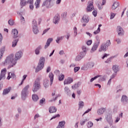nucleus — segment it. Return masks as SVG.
Here are the masks:
<instances>
[{
    "mask_svg": "<svg viewBox=\"0 0 128 128\" xmlns=\"http://www.w3.org/2000/svg\"><path fill=\"white\" fill-rule=\"evenodd\" d=\"M67 13L66 12H64L62 14V16L63 18H66V16Z\"/></svg>",
    "mask_w": 128,
    "mask_h": 128,
    "instance_id": "62",
    "label": "nucleus"
},
{
    "mask_svg": "<svg viewBox=\"0 0 128 128\" xmlns=\"http://www.w3.org/2000/svg\"><path fill=\"white\" fill-rule=\"evenodd\" d=\"M58 22H60V17L58 16H55L53 19V22L54 24H58Z\"/></svg>",
    "mask_w": 128,
    "mask_h": 128,
    "instance_id": "20",
    "label": "nucleus"
},
{
    "mask_svg": "<svg viewBox=\"0 0 128 128\" xmlns=\"http://www.w3.org/2000/svg\"><path fill=\"white\" fill-rule=\"evenodd\" d=\"M8 23L10 26H14V22L12 20H9Z\"/></svg>",
    "mask_w": 128,
    "mask_h": 128,
    "instance_id": "50",
    "label": "nucleus"
},
{
    "mask_svg": "<svg viewBox=\"0 0 128 128\" xmlns=\"http://www.w3.org/2000/svg\"><path fill=\"white\" fill-rule=\"evenodd\" d=\"M40 78H38L34 82V88L32 89V92H38V90L40 89Z\"/></svg>",
    "mask_w": 128,
    "mask_h": 128,
    "instance_id": "4",
    "label": "nucleus"
},
{
    "mask_svg": "<svg viewBox=\"0 0 128 128\" xmlns=\"http://www.w3.org/2000/svg\"><path fill=\"white\" fill-rule=\"evenodd\" d=\"M65 92H66V94H68L70 92V88H68V87L66 86L64 88Z\"/></svg>",
    "mask_w": 128,
    "mask_h": 128,
    "instance_id": "42",
    "label": "nucleus"
},
{
    "mask_svg": "<svg viewBox=\"0 0 128 128\" xmlns=\"http://www.w3.org/2000/svg\"><path fill=\"white\" fill-rule=\"evenodd\" d=\"M20 22L22 24H26V20H24V18L22 16L20 18Z\"/></svg>",
    "mask_w": 128,
    "mask_h": 128,
    "instance_id": "39",
    "label": "nucleus"
},
{
    "mask_svg": "<svg viewBox=\"0 0 128 128\" xmlns=\"http://www.w3.org/2000/svg\"><path fill=\"white\" fill-rule=\"evenodd\" d=\"M74 36H76L78 34V33H77L78 29L76 28V27H74Z\"/></svg>",
    "mask_w": 128,
    "mask_h": 128,
    "instance_id": "45",
    "label": "nucleus"
},
{
    "mask_svg": "<svg viewBox=\"0 0 128 128\" xmlns=\"http://www.w3.org/2000/svg\"><path fill=\"white\" fill-rule=\"evenodd\" d=\"M12 34L14 38H18V32L16 29L12 30Z\"/></svg>",
    "mask_w": 128,
    "mask_h": 128,
    "instance_id": "11",
    "label": "nucleus"
},
{
    "mask_svg": "<svg viewBox=\"0 0 128 128\" xmlns=\"http://www.w3.org/2000/svg\"><path fill=\"white\" fill-rule=\"evenodd\" d=\"M50 30V28H48L47 29H46L44 30L42 34H46L48 30Z\"/></svg>",
    "mask_w": 128,
    "mask_h": 128,
    "instance_id": "56",
    "label": "nucleus"
},
{
    "mask_svg": "<svg viewBox=\"0 0 128 128\" xmlns=\"http://www.w3.org/2000/svg\"><path fill=\"white\" fill-rule=\"evenodd\" d=\"M82 20L84 22H86L87 24V22H88L90 19L88 18V16L84 15L82 17Z\"/></svg>",
    "mask_w": 128,
    "mask_h": 128,
    "instance_id": "24",
    "label": "nucleus"
},
{
    "mask_svg": "<svg viewBox=\"0 0 128 128\" xmlns=\"http://www.w3.org/2000/svg\"><path fill=\"white\" fill-rule=\"evenodd\" d=\"M112 68L114 72H118V65L113 66Z\"/></svg>",
    "mask_w": 128,
    "mask_h": 128,
    "instance_id": "27",
    "label": "nucleus"
},
{
    "mask_svg": "<svg viewBox=\"0 0 128 128\" xmlns=\"http://www.w3.org/2000/svg\"><path fill=\"white\" fill-rule=\"evenodd\" d=\"M92 44V40H89L86 42V44L88 46H90V44Z\"/></svg>",
    "mask_w": 128,
    "mask_h": 128,
    "instance_id": "54",
    "label": "nucleus"
},
{
    "mask_svg": "<svg viewBox=\"0 0 128 128\" xmlns=\"http://www.w3.org/2000/svg\"><path fill=\"white\" fill-rule=\"evenodd\" d=\"M50 72V67L48 66L46 68V72Z\"/></svg>",
    "mask_w": 128,
    "mask_h": 128,
    "instance_id": "64",
    "label": "nucleus"
},
{
    "mask_svg": "<svg viewBox=\"0 0 128 128\" xmlns=\"http://www.w3.org/2000/svg\"><path fill=\"white\" fill-rule=\"evenodd\" d=\"M110 44H112V43H110V40H107L106 44V46H110Z\"/></svg>",
    "mask_w": 128,
    "mask_h": 128,
    "instance_id": "51",
    "label": "nucleus"
},
{
    "mask_svg": "<svg viewBox=\"0 0 128 128\" xmlns=\"http://www.w3.org/2000/svg\"><path fill=\"white\" fill-rule=\"evenodd\" d=\"M94 126V124L92 122H89L88 123L87 126L88 128H92Z\"/></svg>",
    "mask_w": 128,
    "mask_h": 128,
    "instance_id": "43",
    "label": "nucleus"
},
{
    "mask_svg": "<svg viewBox=\"0 0 128 128\" xmlns=\"http://www.w3.org/2000/svg\"><path fill=\"white\" fill-rule=\"evenodd\" d=\"M28 76V75H24L22 76L23 79L22 80L21 83L20 84L19 86H22V84H24V80L26 78V77Z\"/></svg>",
    "mask_w": 128,
    "mask_h": 128,
    "instance_id": "38",
    "label": "nucleus"
},
{
    "mask_svg": "<svg viewBox=\"0 0 128 128\" xmlns=\"http://www.w3.org/2000/svg\"><path fill=\"white\" fill-rule=\"evenodd\" d=\"M86 52H81L80 53V56H82V58H84V56H86Z\"/></svg>",
    "mask_w": 128,
    "mask_h": 128,
    "instance_id": "48",
    "label": "nucleus"
},
{
    "mask_svg": "<svg viewBox=\"0 0 128 128\" xmlns=\"http://www.w3.org/2000/svg\"><path fill=\"white\" fill-rule=\"evenodd\" d=\"M12 88L9 87L8 88L4 89L3 91V94H8L10 92Z\"/></svg>",
    "mask_w": 128,
    "mask_h": 128,
    "instance_id": "22",
    "label": "nucleus"
},
{
    "mask_svg": "<svg viewBox=\"0 0 128 128\" xmlns=\"http://www.w3.org/2000/svg\"><path fill=\"white\" fill-rule=\"evenodd\" d=\"M52 38H50L48 40L46 44L44 46V48H47L49 46L50 44V42H52Z\"/></svg>",
    "mask_w": 128,
    "mask_h": 128,
    "instance_id": "18",
    "label": "nucleus"
},
{
    "mask_svg": "<svg viewBox=\"0 0 128 128\" xmlns=\"http://www.w3.org/2000/svg\"><path fill=\"white\" fill-rule=\"evenodd\" d=\"M64 38V36H62L60 37H58L57 38V40H56V42H58H58H60V40H62Z\"/></svg>",
    "mask_w": 128,
    "mask_h": 128,
    "instance_id": "44",
    "label": "nucleus"
},
{
    "mask_svg": "<svg viewBox=\"0 0 128 128\" xmlns=\"http://www.w3.org/2000/svg\"><path fill=\"white\" fill-rule=\"evenodd\" d=\"M84 102L80 101L78 104V110H80V108H84Z\"/></svg>",
    "mask_w": 128,
    "mask_h": 128,
    "instance_id": "32",
    "label": "nucleus"
},
{
    "mask_svg": "<svg viewBox=\"0 0 128 128\" xmlns=\"http://www.w3.org/2000/svg\"><path fill=\"white\" fill-rule=\"evenodd\" d=\"M32 98L34 102H36V100H38V96L36 94H34L32 96Z\"/></svg>",
    "mask_w": 128,
    "mask_h": 128,
    "instance_id": "31",
    "label": "nucleus"
},
{
    "mask_svg": "<svg viewBox=\"0 0 128 128\" xmlns=\"http://www.w3.org/2000/svg\"><path fill=\"white\" fill-rule=\"evenodd\" d=\"M49 112L50 114H54V112H56V108L54 106H51L49 108Z\"/></svg>",
    "mask_w": 128,
    "mask_h": 128,
    "instance_id": "19",
    "label": "nucleus"
},
{
    "mask_svg": "<svg viewBox=\"0 0 128 128\" xmlns=\"http://www.w3.org/2000/svg\"><path fill=\"white\" fill-rule=\"evenodd\" d=\"M30 88V85L26 86L22 90L21 94L22 98L24 100H26V96H28V90Z\"/></svg>",
    "mask_w": 128,
    "mask_h": 128,
    "instance_id": "3",
    "label": "nucleus"
},
{
    "mask_svg": "<svg viewBox=\"0 0 128 128\" xmlns=\"http://www.w3.org/2000/svg\"><path fill=\"white\" fill-rule=\"evenodd\" d=\"M106 110V108H101L98 110L97 112L99 116H102V114H104Z\"/></svg>",
    "mask_w": 128,
    "mask_h": 128,
    "instance_id": "12",
    "label": "nucleus"
},
{
    "mask_svg": "<svg viewBox=\"0 0 128 128\" xmlns=\"http://www.w3.org/2000/svg\"><path fill=\"white\" fill-rule=\"evenodd\" d=\"M32 24V30L34 34H38V22L36 20H33Z\"/></svg>",
    "mask_w": 128,
    "mask_h": 128,
    "instance_id": "5",
    "label": "nucleus"
},
{
    "mask_svg": "<svg viewBox=\"0 0 128 128\" xmlns=\"http://www.w3.org/2000/svg\"><path fill=\"white\" fill-rule=\"evenodd\" d=\"M44 102H46V99L44 98H42L40 101V105L42 104H44Z\"/></svg>",
    "mask_w": 128,
    "mask_h": 128,
    "instance_id": "49",
    "label": "nucleus"
},
{
    "mask_svg": "<svg viewBox=\"0 0 128 128\" xmlns=\"http://www.w3.org/2000/svg\"><path fill=\"white\" fill-rule=\"evenodd\" d=\"M60 116L59 114H56L50 120H54V118H60Z\"/></svg>",
    "mask_w": 128,
    "mask_h": 128,
    "instance_id": "59",
    "label": "nucleus"
},
{
    "mask_svg": "<svg viewBox=\"0 0 128 128\" xmlns=\"http://www.w3.org/2000/svg\"><path fill=\"white\" fill-rule=\"evenodd\" d=\"M74 82V79L70 77H68L67 78H66L64 82V84H70L72 82Z\"/></svg>",
    "mask_w": 128,
    "mask_h": 128,
    "instance_id": "9",
    "label": "nucleus"
},
{
    "mask_svg": "<svg viewBox=\"0 0 128 128\" xmlns=\"http://www.w3.org/2000/svg\"><path fill=\"white\" fill-rule=\"evenodd\" d=\"M63 80H64V74H60L58 76V80L62 81Z\"/></svg>",
    "mask_w": 128,
    "mask_h": 128,
    "instance_id": "37",
    "label": "nucleus"
},
{
    "mask_svg": "<svg viewBox=\"0 0 128 128\" xmlns=\"http://www.w3.org/2000/svg\"><path fill=\"white\" fill-rule=\"evenodd\" d=\"M109 56L110 54H104V56L102 57V60H104L105 58H108V56Z\"/></svg>",
    "mask_w": 128,
    "mask_h": 128,
    "instance_id": "60",
    "label": "nucleus"
},
{
    "mask_svg": "<svg viewBox=\"0 0 128 128\" xmlns=\"http://www.w3.org/2000/svg\"><path fill=\"white\" fill-rule=\"evenodd\" d=\"M102 2H98V6L99 10H102V6H104V4L106 2V0H102Z\"/></svg>",
    "mask_w": 128,
    "mask_h": 128,
    "instance_id": "14",
    "label": "nucleus"
},
{
    "mask_svg": "<svg viewBox=\"0 0 128 128\" xmlns=\"http://www.w3.org/2000/svg\"><path fill=\"white\" fill-rule=\"evenodd\" d=\"M10 73H9L8 76L7 77V80H10V78H16V74H14V73H12L10 76Z\"/></svg>",
    "mask_w": 128,
    "mask_h": 128,
    "instance_id": "23",
    "label": "nucleus"
},
{
    "mask_svg": "<svg viewBox=\"0 0 128 128\" xmlns=\"http://www.w3.org/2000/svg\"><path fill=\"white\" fill-rule=\"evenodd\" d=\"M50 82L48 81V80H45L44 82V88H48V83Z\"/></svg>",
    "mask_w": 128,
    "mask_h": 128,
    "instance_id": "34",
    "label": "nucleus"
},
{
    "mask_svg": "<svg viewBox=\"0 0 128 128\" xmlns=\"http://www.w3.org/2000/svg\"><path fill=\"white\" fill-rule=\"evenodd\" d=\"M106 52V46L104 44L101 45L100 48H99V52Z\"/></svg>",
    "mask_w": 128,
    "mask_h": 128,
    "instance_id": "16",
    "label": "nucleus"
},
{
    "mask_svg": "<svg viewBox=\"0 0 128 128\" xmlns=\"http://www.w3.org/2000/svg\"><path fill=\"white\" fill-rule=\"evenodd\" d=\"M121 100L122 102H124V104H126V102H128V97L126 96H122Z\"/></svg>",
    "mask_w": 128,
    "mask_h": 128,
    "instance_id": "21",
    "label": "nucleus"
},
{
    "mask_svg": "<svg viewBox=\"0 0 128 128\" xmlns=\"http://www.w3.org/2000/svg\"><path fill=\"white\" fill-rule=\"evenodd\" d=\"M86 10L88 12L94 10V2L92 1V0L88 2V6L86 8Z\"/></svg>",
    "mask_w": 128,
    "mask_h": 128,
    "instance_id": "6",
    "label": "nucleus"
},
{
    "mask_svg": "<svg viewBox=\"0 0 128 128\" xmlns=\"http://www.w3.org/2000/svg\"><path fill=\"white\" fill-rule=\"evenodd\" d=\"M92 14L94 16H96L98 14V12H96V10H94L92 12Z\"/></svg>",
    "mask_w": 128,
    "mask_h": 128,
    "instance_id": "53",
    "label": "nucleus"
},
{
    "mask_svg": "<svg viewBox=\"0 0 128 128\" xmlns=\"http://www.w3.org/2000/svg\"><path fill=\"white\" fill-rule=\"evenodd\" d=\"M40 0H36V2H35L36 8H40Z\"/></svg>",
    "mask_w": 128,
    "mask_h": 128,
    "instance_id": "29",
    "label": "nucleus"
},
{
    "mask_svg": "<svg viewBox=\"0 0 128 128\" xmlns=\"http://www.w3.org/2000/svg\"><path fill=\"white\" fill-rule=\"evenodd\" d=\"M52 0H46L44 2H43L42 6H46V8H52V5L50 4Z\"/></svg>",
    "mask_w": 128,
    "mask_h": 128,
    "instance_id": "7",
    "label": "nucleus"
},
{
    "mask_svg": "<svg viewBox=\"0 0 128 128\" xmlns=\"http://www.w3.org/2000/svg\"><path fill=\"white\" fill-rule=\"evenodd\" d=\"M4 47L0 49V60L2 58V56L4 55Z\"/></svg>",
    "mask_w": 128,
    "mask_h": 128,
    "instance_id": "33",
    "label": "nucleus"
},
{
    "mask_svg": "<svg viewBox=\"0 0 128 128\" xmlns=\"http://www.w3.org/2000/svg\"><path fill=\"white\" fill-rule=\"evenodd\" d=\"M118 6H120V3L118 2H115L112 6V10H116Z\"/></svg>",
    "mask_w": 128,
    "mask_h": 128,
    "instance_id": "17",
    "label": "nucleus"
},
{
    "mask_svg": "<svg viewBox=\"0 0 128 128\" xmlns=\"http://www.w3.org/2000/svg\"><path fill=\"white\" fill-rule=\"evenodd\" d=\"M82 50H83V52H86V50H88V48H86V46H82Z\"/></svg>",
    "mask_w": 128,
    "mask_h": 128,
    "instance_id": "46",
    "label": "nucleus"
},
{
    "mask_svg": "<svg viewBox=\"0 0 128 128\" xmlns=\"http://www.w3.org/2000/svg\"><path fill=\"white\" fill-rule=\"evenodd\" d=\"M100 76H100V75H97L95 77L92 78L90 79V82H92L94 81V80H96V78H100Z\"/></svg>",
    "mask_w": 128,
    "mask_h": 128,
    "instance_id": "36",
    "label": "nucleus"
},
{
    "mask_svg": "<svg viewBox=\"0 0 128 128\" xmlns=\"http://www.w3.org/2000/svg\"><path fill=\"white\" fill-rule=\"evenodd\" d=\"M86 120H80V124L81 126H84V122H86Z\"/></svg>",
    "mask_w": 128,
    "mask_h": 128,
    "instance_id": "55",
    "label": "nucleus"
},
{
    "mask_svg": "<svg viewBox=\"0 0 128 128\" xmlns=\"http://www.w3.org/2000/svg\"><path fill=\"white\" fill-rule=\"evenodd\" d=\"M106 120L112 126V114H108L106 116Z\"/></svg>",
    "mask_w": 128,
    "mask_h": 128,
    "instance_id": "10",
    "label": "nucleus"
},
{
    "mask_svg": "<svg viewBox=\"0 0 128 128\" xmlns=\"http://www.w3.org/2000/svg\"><path fill=\"white\" fill-rule=\"evenodd\" d=\"M91 110H92V108H88L86 111L84 112V113L83 114V116H84L86 114H88V112H90Z\"/></svg>",
    "mask_w": 128,
    "mask_h": 128,
    "instance_id": "57",
    "label": "nucleus"
},
{
    "mask_svg": "<svg viewBox=\"0 0 128 128\" xmlns=\"http://www.w3.org/2000/svg\"><path fill=\"white\" fill-rule=\"evenodd\" d=\"M80 67H75L74 68V72H78V70H80Z\"/></svg>",
    "mask_w": 128,
    "mask_h": 128,
    "instance_id": "58",
    "label": "nucleus"
},
{
    "mask_svg": "<svg viewBox=\"0 0 128 128\" xmlns=\"http://www.w3.org/2000/svg\"><path fill=\"white\" fill-rule=\"evenodd\" d=\"M101 26H102V24H100L98 25V27L97 30L94 32V34H99V32H100Z\"/></svg>",
    "mask_w": 128,
    "mask_h": 128,
    "instance_id": "26",
    "label": "nucleus"
},
{
    "mask_svg": "<svg viewBox=\"0 0 128 128\" xmlns=\"http://www.w3.org/2000/svg\"><path fill=\"white\" fill-rule=\"evenodd\" d=\"M6 68H4L1 70L0 75V80H4L6 78Z\"/></svg>",
    "mask_w": 128,
    "mask_h": 128,
    "instance_id": "8",
    "label": "nucleus"
},
{
    "mask_svg": "<svg viewBox=\"0 0 128 128\" xmlns=\"http://www.w3.org/2000/svg\"><path fill=\"white\" fill-rule=\"evenodd\" d=\"M18 40H16L12 42V48H14V46H16L18 44Z\"/></svg>",
    "mask_w": 128,
    "mask_h": 128,
    "instance_id": "40",
    "label": "nucleus"
},
{
    "mask_svg": "<svg viewBox=\"0 0 128 128\" xmlns=\"http://www.w3.org/2000/svg\"><path fill=\"white\" fill-rule=\"evenodd\" d=\"M114 16H116V14H114L113 12H112L110 14V20H112V18H114Z\"/></svg>",
    "mask_w": 128,
    "mask_h": 128,
    "instance_id": "52",
    "label": "nucleus"
},
{
    "mask_svg": "<svg viewBox=\"0 0 128 128\" xmlns=\"http://www.w3.org/2000/svg\"><path fill=\"white\" fill-rule=\"evenodd\" d=\"M48 76L50 78V84H52L54 82V74L52 72L50 73Z\"/></svg>",
    "mask_w": 128,
    "mask_h": 128,
    "instance_id": "25",
    "label": "nucleus"
},
{
    "mask_svg": "<svg viewBox=\"0 0 128 128\" xmlns=\"http://www.w3.org/2000/svg\"><path fill=\"white\" fill-rule=\"evenodd\" d=\"M34 4V0H29L27 4Z\"/></svg>",
    "mask_w": 128,
    "mask_h": 128,
    "instance_id": "63",
    "label": "nucleus"
},
{
    "mask_svg": "<svg viewBox=\"0 0 128 128\" xmlns=\"http://www.w3.org/2000/svg\"><path fill=\"white\" fill-rule=\"evenodd\" d=\"M117 32L119 36H122L124 34V30L120 26L117 27Z\"/></svg>",
    "mask_w": 128,
    "mask_h": 128,
    "instance_id": "13",
    "label": "nucleus"
},
{
    "mask_svg": "<svg viewBox=\"0 0 128 128\" xmlns=\"http://www.w3.org/2000/svg\"><path fill=\"white\" fill-rule=\"evenodd\" d=\"M26 4H28V2H26V0H20V5L22 6H22H24Z\"/></svg>",
    "mask_w": 128,
    "mask_h": 128,
    "instance_id": "28",
    "label": "nucleus"
},
{
    "mask_svg": "<svg viewBox=\"0 0 128 128\" xmlns=\"http://www.w3.org/2000/svg\"><path fill=\"white\" fill-rule=\"evenodd\" d=\"M82 58L80 56V55H78L76 58V61H78V60H82Z\"/></svg>",
    "mask_w": 128,
    "mask_h": 128,
    "instance_id": "47",
    "label": "nucleus"
},
{
    "mask_svg": "<svg viewBox=\"0 0 128 128\" xmlns=\"http://www.w3.org/2000/svg\"><path fill=\"white\" fill-rule=\"evenodd\" d=\"M64 124H66V122H64V121H62V122H59L58 126L62 128H64Z\"/></svg>",
    "mask_w": 128,
    "mask_h": 128,
    "instance_id": "30",
    "label": "nucleus"
},
{
    "mask_svg": "<svg viewBox=\"0 0 128 128\" xmlns=\"http://www.w3.org/2000/svg\"><path fill=\"white\" fill-rule=\"evenodd\" d=\"M100 76H100V75H97L95 77L92 78L90 79V82H92L94 81V80H96V78H100Z\"/></svg>",
    "mask_w": 128,
    "mask_h": 128,
    "instance_id": "35",
    "label": "nucleus"
},
{
    "mask_svg": "<svg viewBox=\"0 0 128 128\" xmlns=\"http://www.w3.org/2000/svg\"><path fill=\"white\" fill-rule=\"evenodd\" d=\"M98 46H100V42L98 43H95L92 48V52H96V50H98Z\"/></svg>",
    "mask_w": 128,
    "mask_h": 128,
    "instance_id": "15",
    "label": "nucleus"
},
{
    "mask_svg": "<svg viewBox=\"0 0 128 128\" xmlns=\"http://www.w3.org/2000/svg\"><path fill=\"white\" fill-rule=\"evenodd\" d=\"M22 56V52H18L16 53L14 59V55H10L6 58L4 62H2V66L10 65L12 66H14L16 64L18 60H20Z\"/></svg>",
    "mask_w": 128,
    "mask_h": 128,
    "instance_id": "1",
    "label": "nucleus"
},
{
    "mask_svg": "<svg viewBox=\"0 0 128 128\" xmlns=\"http://www.w3.org/2000/svg\"><path fill=\"white\" fill-rule=\"evenodd\" d=\"M40 48H42V47L39 46L35 50V52L36 54H40Z\"/></svg>",
    "mask_w": 128,
    "mask_h": 128,
    "instance_id": "41",
    "label": "nucleus"
},
{
    "mask_svg": "<svg viewBox=\"0 0 128 128\" xmlns=\"http://www.w3.org/2000/svg\"><path fill=\"white\" fill-rule=\"evenodd\" d=\"M78 88V85L76 84H74L72 86V90H76Z\"/></svg>",
    "mask_w": 128,
    "mask_h": 128,
    "instance_id": "61",
    "label": "nucleus"
},
{
    "mask_svg": "<svg viewBox=\"0 0 128 128\" xmlns=\"http://www.w3.org/2000/svg\"><path fill=\"white\" fill-rule=\"evenodd\" d=\"M46 60V59L44 57H41L40 58L39 63L38 64V66L36 68V72H40V70H42L44 68V62Z\"/></svg>",
    "mask_w": 128,
    "mask_h": 128,
    "instance_id": "2",
    "label": "nucleus"
}]
</instances>
